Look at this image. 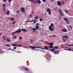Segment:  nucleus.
<instances>
[{
	"instance_id": "obj_45",
	"label": "nucleus",
	"mask_w": 73,
	"mask_h": 73,
	"mask_svg": "<svg viewBox=\"0 0 73 73\" xmlns=\"http://www.w3.org/2000/svg\"><path fill=\"white\" fill-rule=\"evenodd\" d=\"M51 11H49V12H48V14H49V15H50L51 14Z\"/></svg>"
},
{
	"instance_id": "obj_6",
	"label": "nucleus",
	"mask_w": 73,
	"mask_h": 73,
	"mask_svg": "<svg viewBox=\"0 0 73 73\" xmlns=\"http://www.w3.org/2000/svg\"><path fill=\"white\" fill-rule=\"evenodd\" d=\"M11 46H18V47H20L21 46V44H20V45H16L15 44H11Z\"/></svg>"
},
{
	"instance_id": "obj_29",
	"label": "nucleus",
	"mask_w": 73,
	"mask_h": 73,
	"mask_svg": "<svg viewBox=\"0 0 73 73\" xmlns=\"http://www.w3.org/2000/svg\"><path fill=\"white\" fill-rule=\"evenodd\" d=\"M54 49H58V46H55L54 47Z\"/></svg>"
},
{
	"instance_id": "obj_3",
	"label": "nucleus",
	"mask_w": 73,
	"mask_h": 73,
	"mask_svg": "<svg viewBox=\"0 0 73 73\" xmlns=\"http://www.w3.org/2000/svg\"><path fill=\"white\" fill-rule=\"evenodd\" d=\"M64 20L65 21L66 24H70V22L68 21V20L66 18H64Z\"/></svg>"
},
{
	"instance_id": "obj_7",
	"label": "nucleus",
	"mask_w": 73,
	"mask_h": 73,
	"mask_svg": "<svg viewBox=\"0 0 73 73\" xmlns=\"http://www.w3.org/2000/svg\"><path fill=\"white\" fill-rule=\"evenodd\" d=\"M59 11L60 13V15H61L62 16H64V14L62 13V11H61V10H60V9H59Z\"/></svg>"
},
{
	"instance_id": "obj_63",
	"label": "nucleus",
	"mask_w": 73,
	"mask_h": 73,
	"mask_svg": "<svg viewBox=\"0 0 73 73\" xmlns=\"http://www.w3.org/2000/svg\"><path fill=\"white\" fill-rule=\"evenodd\" d=\"M50 37H52L51 36H49Z\"/></svg>"
},
{
	"instance_id": "obj_24",
	"label": "nucleus",
	"mask_w": 73,
	"mask_h": 73,
	"mask_svg": "<svg viewBox=\"0 0 73 73\" xmlns=\"http://www.w3.org/2000/svg\"><path fill=\"white\" fill-rule=\"evenodd\" d=\"M6 13L7 15H9V11H7Z\"/></svg>"
},
{
	"instance_id": "obj_32",
	"label": "nucleus",
	"mask_w": 73,
	"mask_h": 73,
	"mask_svg": "<svg viewBox=\"0 0 73 73\" xmlns=\"http://www.w3.org/2000/svg\"><path fill=\"white\" fill-rule=\"evenodd\" d=\"M12 1V0H8V2L9 3V5H10L11 4L10 3H11Z\"/></svg>"
},
{
	"instance_id": "obj_34",
	"label": "nucleus",
	"mask_w": 73,
	"mask_h": 73,
	"mask_svg": "<svg viewBox=\"0 0 73 73\" xmlns=\"http://www.w3.org/2000/svg\"><path fill=\"white\" fill-rule=\"evenodd\" d=\"M67 45L68 46H73V44H70V45L67 44Z\"/></svg>"
},
{
	"instance_id": "obj_25",
	"label": "nucleus",
	"mask_w": 73,
	"mask_h": 73,
	"mask_svg": "<svg viewBox=\"0 0 73 73\" xmlns=\"http://www.w3.org/2000/svg\"><path fill=\"white\" fill-rule=\"evenodd\" d=\"M7 42H9L11 41V40H10L9 39V38H7Z\"/></svg>"
},
{
	"instance_id": "obj_21",
	"label": "nucleus",
	"mask_w": 73,
	"mask_h": 73,
	"mask_svg": "<svg viewBox=\"0 0 73 73\" xmlns=\"http://www.w3.org/2000/svg\"><path fill=\"white\" fill-rule=\"evenodd\" d=\"M44 48L45 49H46V50H48V48L46 46H44Z\"/></svg>"
},
{
	"instance_id": "obj_22",
	"label": "nucleus",
	"mask_w": 73,
	"mask_h": 73,
	"mask_svg": "<svg viewBox=\"0 0 73 73\" xmlns=\"http://www.w3.org/2000/svg\"><path fill=\"white\" fill-rule=\"evenodd\" d=\"M10 20H11V21H13L14 20H15V19L12 17L10 19Z\"/></svg>"
},
{
	"instance_id": "obj_14",
	"label": "nucleus",
	"mask_w": 73,
	"mask_h": 73,
	"mask_svg": "<svg viewBox=\"0 0 73 73\" xmlns=\"http://www.w3.org/2000/svg\"><path fill=\"white\" fill-rule=\"evenodd\" d=\"M62 38H65L66 39H67V38H69V37L66 36H62Z\"/></svg>"
},
{
	"instance_id": "obj_27",
	"label": "nucleus",
	"mask_w": 73,
	"mask_h": 73,
	"mask_svg": "<svg viewBox=\"0 0 73 73\" xmlns=\"http://www.w3.org/2000/svg\"><path fill=\"white\" fill-rule=\"evenodd\" d=\"M36 22H37V20L35 19V20L33 21V24H35Z\"/></svg>"
},
{
	"instance_id": "obj_44",
	"label": "nucleus",
	"mask_w": 73,
	"mask_h": 73,
	"mask_svg": "<svg viewBox=\"0 0 73 73\" xmlns=\"http://www.w3.org/2000/svg\"><path fill=\"white\" fill-rule=\"evenodd\" d=\"M53 53H55V54H56V51H55V50H54V51L53 52H52Z\"/></svg>"
},
{
	"instance_id": "obj_13",
	"label": "nucleus",
	"mask_w": 73,
	"mask_h": 73,
	"mask_svg": "<svg viewBox=\"0 0 73 73\" xmlns=\"http://www.w3.org/2000/svg\"><path fill=\"white\" fill-rule=\"evenodd\" d=\"M46 12H51V10L49 8H48L46 10Z\"/></svg>"
},
{
	"instance_id": "obj_43",
	"label": "nucleus",
	"mask_w": 73,
	"mask_h": 73,
	"mask_svg": "<svg viewBox=\"0 0 73 73\" xmlns=\"http://www.w3.org/2000/svg\"><path fill=\"white\" fill-rule=\"evenodd\" d=\"M35 0H28L29 1L31 2V1H34Z\"/></svg>"
},
{
	"instance_id": "obj_16",
	"label": "nucleus",
	"mask_w": 73,
	"mask_h": 73,
	"mask_svg": "<svg viewBox=\"0 0 73 73\" xmlns=\"http://www.w3.org/2000/svg\"><path fill=\"white\" fill-rule=\"evenodd\" d=\"M21 30H22V32H27V31L26 29H22Z\"/></svg>"
},
{
	"instance_id": "obj_57",
	"label": "nucleus",
	"mask_w": 73,
	"mask_h": 73,
	"mask_svg": "<svg viewBox=\"0 0 73 73\" xmlns=\"http://www.w3.org/2000/svg\"><path fill=\"white\" fill-rule=\"evenodd\" d=\"M54 0H52L51 2L52 3V2H53Z\"/></svg>"
},
{
	"instance_id": "obj_36",
	"label": "nucleus",
	"mask_w": 73,
	"mask_h": 73,
	"mask_svg": "<svg viewBox=\"0 0 73 73\" xmlns=\"http://www.w3.org/2000/svg\"><path fill=\"white\" fill-rule=\"evenodd\" d=\"M46 59L48 60V61H47V62H48V61H50V59H49V58H46Z\"/></svg>"
},
{
	"instance_id": "obj_47",
	"label": "nucleus",
	"mask_w": 73,
	"mask_h": 73,
	"mask_svg": "<svg viewBox=\"0 0 73 73\" xmlns=\"http://www.w3.org/2000/svg\"><path fill=\"white\" fill-rule=\"evenodd\" d=\"M16 48H17V47H13V49H16Z\"/></svg>"
},
{
	"instance_id": "obj_52",
	"label": "nucleus",
	"mask_w": 73,
	"mask_h": 73,
	"mask_svg": "<svg viewBox=\"0 0 73 73\" xmlns=\"http://www.w3.org/2000/svg\"><path fill=\"white\" fill-rule=\"evenodd\" d=\"M52 36H53L54 37H56V35H52Z\"/></svg>"
},
{
	"instance_id": "obj_46",
	"label": "nucleus",
	"mask_w": 73,
	"mask_h": 73,
	"mask_svg": "<svg viewBox=\"0 0 73 73\" xmlns=\"http://www.w3.org/2000/svg\"><path fill=\"white\" fill-rule=\"evenodd\" d=\"M62 4H63V5L65 4V3H64V1H62Z\"/></svg>"
},
{
	"instance_id": "obj_18",
	"label": "nucleus",
	"mask_w": 73,
	"mask_h": 73,
	"mask_svg": "<svg viewBox=\"0 0 73 73\" xmlns=\"http://www.w3.org/2000/svg\"><path fill=\"white\" fill-rule=\"evenodd\" d=\"M34 41V40L33 39H30V41L31 42V44H32L33 42V41Z\"/></svg>"
},
{
	"instance_id": "obj_30",
	"label": "nucleus",
	"mask_w": 73,
	"mask_h": 73,
	"mask_svg": "<svg viewBox=\"0 0 73 73\" xmlns=\"http://www.w3.org/2000/svg\"><path fill=\"white\" fill-rule=\"evenodd\" d=\"M54 25H53V23H52L50 26L49 27H54Z\"/></svg>"
},
{
	"instance_id": "obj_50",
	"label": "nucleus",
	"mask_w": 73,
	"mask_h": 73,
	"mask_svg": "<svg viewBox=\"0 0 73 73\" xmlns=\"http://www.w3.org/2000/svg\"><path fill=\"white\" fill-rule=\"evenodd\" d=\"M36 25H40V24H39L38 23H36Z\"/></svg>"
},
{
	"instance_id": "obj_37",
	"label": "nucleus",
	"mask_w": 73,
	"mask_h": 73,
	"mask_svg": "<svg viewBox=\"0 0 73 73\" xmlns=\"http://www.w3.org/2000/svg\"><path fill=\"white\" fill-rule=\"evenodd\" d=\"M5 46H8V47H11V46L8 45V44H5Z\"/></svg>"
},
{
	"instance_id": "obj_58",
	"label": "nucleus",
	"mask_w": 73,
	"mask_h": 73,
	"mask_svg": "<svg viewBox=\"0 0 73 73\" xmlns=\"http://www.w3.org/2000/svg\"><path fill=\"white\" fill-rule=\"evenodd\" d=\"M35 50H38V49H35Z\"/></svg>"
},
{
	"instance_id": "obj_28",
	"label": "nucleus",
	"mask_w": 73,
	"mask_h": 73,
	"mask_svg": "<svg viewBox=\"0 0 73 73\" xmlns=\"http://www.w3.org/2000/svg\"><path fill=\"white\" fill-rule=\"evenodd\" d=\"M64 12L66 13H68V11L67 10H65L64 11Z\"/></svg>"
},
{
	"instance_id": "obj_31",
	"label": "nucleus",
	"mask_w": 73,
	"mask_h": 73,
	"mask_svg": "<svg viewBox=\"0 0 73 73\" xmlns=\"http://www.w3.org/2000/svg\"><path fill=\"white\" fill-rule=\"evenodd\" d=\"M22 37H21V36H20L19 37V39L20 40H22Z\"/></svg>"
},
{
	"instance_id": "obj_8",
	"label": "nucleus",
	"mask_w": 73,
	"mask_h": 73,
	"mask_svg": "<svg viewBox=\"0 0 73 73\" xmlns=\"http://www.w3.org/2000/svg\"><path fill=\"white\" fill-rule=\"evenodd\" d=\"M14 33H15L14 32H13L12 33V35L13 36V38H14V39H16V38H17V37L14 35Z\"/></svg>"
},
{
	"instance_id": "obj_12",
	"label": "nucleus",
	"mask_w": 73,
	"mask_h": 73,
	"mask_svg": "<svg viewBox=\"0 0 73 73\" xmlns=\"http://www.w3.org/2000/svg\"><path fill=\"white\" fill-rule=\"evenodd\" d=\"M49 29L51 31H53L54 29L51 27H49Z\"/></svg>"
},
{
	"instance_id": "obj_17",
	"label": "nucleus",
	"mask_w": 73,
	"mask_h": 73,
	"mask_svg": "<svg viewBox=\"0 0 73 73\" xmlns=\"http://www.w3.org/2000/svg\"><path fill=\"white\" fill-rule=\"evenodd\" d=\"M39 28H40V27H39V26L38 25H36L35 27V29H38Z\"/></svg>"
},
{
	"instance_id": "obj_11",
	"label": "nucleus",
	"mask_w": 73,
	"mask_h": 73,
	"mask_svg": "<svg viewBox=\"0 0 73 73\" xmlns=\"http://www.w3.org/2000/svg\"><path fill=\"white\" fill-rule=\"evenodd\" d=\"M21 12H23L24 13V12H25V11L24 10V7H22L21 8Z\"/></svg>"
},
{
	"instance_id": "obj_55",
	"label": "nucleus",
	"mask_w": 73,
	"mask_h": 73,
	"mask_svg": "<svg viewBox=\"0 0 73 73\" xmlns=\"http://www.w3.org/2000/svg\"><path fill=\"white\" fill-rule=\"evenodd\" d=\"M69 27L70 28H72V26H69Z\"/></svg>"
},
{
	"instance_id": "obj_2",
	"label": "nucleus",
	"mask_w": 73,
	"mask_h": 73,
	"mask_svg": "<svg viewBox=\"0 0 73 73\" xmlns=\"http://www.w3.org/2000/svg\"><path fill=\"white\" fill-rule=\"evenodd\" d=\"M15 33H20L21 32V30L20 29H19L17 30L14 32Z\"/></svg>"
},
{
	"instance_id": "obj_61",
	"label": "nucleus",
	"mask_w": 73,
	"mask_h": 73,
	"mask_svg": "<svg viewBox=\"0 0 73 73\" xmlns=\"http://www.w3.org/2000/svg\"><path fill=\"white\" fill-rule=\"evenodd\" d=\"M59 51H57V53H58Z\"/></svg>"
},
{
	"instance_id": "obj_9",
	"label": "nucleus",
	"mask_w": 73,
	"mask_h": 73,
	"mask_svg": "<svg viewBox=\"0 0 73 73\" xmlns=\"http://www.w3.org/2000/svg\"><path fill=\"white\" fill-rule=\"evenodd\" d=\"M57 4L58 6H61V5H62V3L60 1H58L57 3Z\"/></svg>"
},
{
	"instance_id": "obj_51",
	"label": "nucleus",
	"mask_w": 73,
	"mask_h": 73,
	"mask_svg": "<svg viewBox=\"0 0 73 73\" xmlns=\"http://www.w3.org/2000/svg\"><path fill=\"white\" fill-rule=\"evenodd\" d=\"M17 53H21V52H19V51H17Z\"/></svg>"
},
{
	"instance_id": "obj_5",
	"label": "nucleus",
	"mask_w": 73,
	"mask_h": 73,
	"mask_svg": "<svg viewBox=\"0 0 73 73\" xmlns=\"http://www.w3.org/2000/svg\"><path fill=\"white\" fill-rule=\"evenodd\" d=\"M49 45L50 46H48V47H50V48H51V49L53 48V42H52L50 43L49 44Z\"/></svg>"
},
{
	"instance_id": "obj_26",
	"label": "nucleus",
	"mask_w": 73,
	"mask_h": 73,
	"mask_svg": "<svg viewBox=\"0 0 73 73\" xmlns=\"http://www.w3.org/2000/svg\"><path fill=\"white\" fill-rule=\"evenodd\" d=\"M32 29L33 30V32H35L36 29L35 28H33Z\"/></svg>"
},
{
	"instance_id": "obj_1",
	"label": "nucleus",
	"mask_w": 73,
	"mask_h": 73,
	"mask_svg": "<svg viewBox=\"0 0 73 73\" xmlns=\"http://www.w3.org/2000/svg\"><path fill=\"white\" fill-rule=\"evenodd\" d=\"M29 48H31L32 50H35V48H41L40 47H36L32 46H29Z\"/></svg>"
},
{
	"instance_id": "obj_39",
	"label": "nucleus",
	"mask_w": 73,
	"mask_h": 73,
	"mask_svg": "<svg viewBox=\"0 0 73 73\" xmlns=\"http://www.w3.org/2000/svg\"><path fill=\"white\" fill-rule=\"evenodd\" d=\"M3 8H5V4H4L3 5Z\"/></svg>"
},
{
	"instance_id": "obj_33",
	"label": "nucleus",
	"mask_w": 73,
	"mask_h": 73,
	"mask_svg": "<svg viewBox=\"0 0 73 73\" xmlns=\"http://www.w3.org/2000/svg\"><path fill=\"white\" fill-rule=\"evenodd\" d=\"M33 20H32L31 21H25V22H27V23L28 22H30L31 23H32V22H33Z\"/></svg>"
},
{
	"instance_id": "obj_23",
	"label": "nucleus",
	"mask_w": 73,
	"mask_h": 73,
	"mask_svg": "<svg viewBox=\"0 0 73 73\" xmlns=\"http://www.w3.org/2000/svg\"><path fill=\"white\" fill-rule=\"evenodd\" d=\"M64 49V50H69V51H71L72 50H70V48H69L68 49Z\"/></svg>"
},
{
	"instance_id": "obj_38",
	"label": "nucleus",
	"mask_w": 73,
	"mask_h": 73,
	"mask_svg": "<svg viewBox=\"0 0 73 73\" xmlns=\"http://www.w3.org/2000/svg\"><path fill=\"white\" fill-rule=\"evenodd\" d=\"M15 23H16V21H13V23H12V24H13H13H15Z\"/></svg>"
},
{
	"instance_id": "obj_15",
	"label": "nucleus",
	"mask_w": 73,
	"mask_h": 73,
	"mask_svg": "<svg viewBox=\"0 0 73 73\" xmlns=\"http://www.w3.org/2000/svg\"><path fill=\"white\" fill-rule=\"evenodd\" d=\"M7 37V36H2V38H3V40H5V39H6Z\"/></svg>"
},
{
	"instance_id": "obj_56",
	"label": "nucleus",
	"mask_w": 73,
	"mask_h": 73,
	"mask_svg": "<svg viewBox=\"0 0 73 73\" xmlns=\"http://www.w3.org/2000/svg\"><path fill=\"white\" fill-rule=\"evenodd\" d=\"M9 50H11V48H9Z\"/></svg>"
},
{
	"instance_id": "obj_64",
	"label": "nucleus",
	"mask_w": 73,
	"mask_h": 73,
	"mask_svg": "<svg viewBox=\"0 0 73 73\" xmlns=\"http://www.w3.org/2000/svg\"><path fill=\"white\" fill-rule=\"evenodd\" d=\"M70 19H73V18H72V17H70Z\"/></svg>"
},
{
	"instance_id": "obj_41",
	"label": "nucleus",
	"mask_w": 73,
	"mask_h": 73,
	"mask_svg": "<svg viewBox=\"0 0 73 73\" xmlns=\"http://www.w3.org/2000/svg\"><path fill=\"white\" fill-rule=\"evenodd\" d=\"M62 40L63 42H65V39L64 38H62Z\"/></svg>"
},
{
	"instance_id": "obj_53",
	"label": "nucleus",
	"mask_w": 73,
	"mask_h": 73,
	"mask_svg": "<svg viewBox=\"0 0 73 73\" xmlns=\"http://www.w3.org/2000/svg\"><path fill=\"white\" fill-rule=\"evenodd\" d=\"M30 17H32V15H30Z\"/></svg>"
},
{
	"instance_id": "obj_48",
	"label": "nucleus",
	"mask_w": 73,
	"mask_h": 73,
	"mask_svg": "<svg viewBox=\"0 0 73 73\" xmlns=\"http://www.w3.org/2000/svg\"><path fill=\"white\" fill-rule=\"evenodd\" d=\"M42 1L44 3H45L46 1V0H42Z\"/></svg>"
},
{
	"instance_id": "obj_35",
	"label": "nucleus",
	"mask_w": 73,
	"mask_h": 73,
	"mask_svg": "<svg viewBox=\"0 0 73 73\" xmlns=\"http://www.w3.org/2000/svg\"><path fill=\"white\" fill-rule=\"evenodd\" d=\"M55 49L54 48H53L52 49H50V51H54V50H55Z\"/></svg>"
},
{
	"instance_id": "obj_49",
	"label": "nucleus",
	"mask_w": 73,
	"mask_h": 73,
	"mask_svg": "<svg viewBox=\"0 0 73 73\" xmlns=\"http://www.w3.org/2000/svg\"><path fill=\"white\" fill-rule=\"evenodd\" d=\"M3 9L4 11H5V8L3 7Z\"/></svg>"
},
{
	"instance_id": "obj_20",
	"label": "nucleus",
	"mask_w": 73,
	"mask_h": 73,
	"mask_svg": "<svg viewBox=\"0 0 73 73\" xmlns=\"http://www.w3.org/2000/svg\"><path fill=\"white\" fill-rule=\"evenodd\" d=\"M24 69L25 70H26V71H29V70L28 68L26 67Z\"/></svg>"
},
{
	"instance_id": "obj_59",
	"label": "nucleus",
	"mask_w": 73,
	"mask_h": 73,
	"mask_svg": "<svg viewBox=\"0 0 73 73\" xmlns=\"http://www.w3.org/2000/svg\"><path fill=\"white\" fill-rule=\"evenodd\" d=\"M11 50L13 51H14V50H13V49H12Z\"/></svg>"
},
{
	"instance_id": "obj_4",
	"label": "nucleus",
	"mask_w": 73,
	"mask_h": 73,
	"mask_svg": "<svg viewBox=\"0 0 73 73\" xmlns=\"http://www.w3.org/2000/svg\"><path fill=\"white\" fill-rule=\"evenodd\" d=\"M33 3H38V4H41V1L40 0H37V1H35L33 2Z\"/></svg>"
},
{
	"instance_id": "obj_19",
	"label": "nucleus",
	"mask_w": 73,
	"mask_h": 73,
	"mask_svg": "<svg viewBox=\"0 0 73 73\" xmlns=\"http://www.w3.org/2000/svg\"><path fill=\"white\" fill-rule=\"evenodd\" d=\"M40 18V17H35V20H37V19H38V18Z\"/></svg>"
},
{
	"instance_id": "obj_42",
	"label": "nucleus",
	"mask_w": 73,
	"mask_h": 73,
	"mask_svg": "<svg viewBox=\"0 0 73 73\" xmlns=\"http://www.w3.org/2000/svg\"><path fill=\"white\" fill-rule=\"evenodd\" d=\"M17 13H18V14L20 13L19 12V10H17Z\"/></svg>"
},
{
	"instance_id": "obj_54",
	"label": "nucleus",
	"mask_w": 73,
	"mask_h": 73,
	"mask_svg": "<svg viewBox=\"0 0 73 73\" xmlns=\"http://www.w3.org/2000/svg\"><path fill=\"white\" fill-rule=\"evenodd\" d=\"M7 1V0H3V2H5Z\"/></svg>"
},
{
	"instance_id": "obj_10",
	"label": "nucleus",
	"mask_w": 73,
	"mask_h": 73,
	"mask_svg": "<svg viewBox=\"0 0 73 73\" xmlns=\"http://www.w3.org/2000/svg\"><path fill=\"white\" fill-rule=\"evenodd\" d=\"M62 31L63 32H67L68 31L66 29L64 28L62 30Z\"/></svg>"
},
{
	"instance_id": "obj_62",
	"label": "nucleus",
	"mask_w": 73,
	"mask_h": 73,
	"mask_svg": "<svg viewBox=\"0 0 73 73\" xmlns=\"http://www.w3.org/2000/svg\"><path fill=\"white\" fill-rule=\"evenodd\" d=\"M24 47V48H28V47H27L25 46Z\"/></svg>"
},
{
	"instance_id": "obj_40",
	"label": "nucleus",
	"mask_w": 73,
	"mask_h": 73,
	"mask_svg": "<svg viewBox=\"0 0 73 73\" xmlns=\"http://www.w3.org/2000/svg\"><path fill=\"white\" fill-rule=\"evenodd\" d=\"M39 20L40 21H42V18H40L39 19Z\"/></svg>"
},
{
	"instance_id": "obj_60",
	"label": "nucleus",
	"mask_w": 73,
	"mask_h": 73,
	"mask_svg": "<svg viewBox=\"0 0 73 73\" xmlns=\"http://www.w3.org/2000/svg\"><path fill=\"white\" fill-rule=\"evenodd\" d=\"M2 35V33H1V34H0V36H1V35Z\"/></svg>"
}]
</instances>
